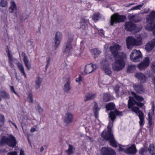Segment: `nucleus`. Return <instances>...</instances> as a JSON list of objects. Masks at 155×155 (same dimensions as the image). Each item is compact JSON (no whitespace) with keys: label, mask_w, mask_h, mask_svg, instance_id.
Returning a JSON list of instances; mask_svg holds the SVG:
<instances>
[{"label":"nucleus","mask_w":155,"mask_h":155,"mask_svg":"<svg viewBox=\"0 0 155 155\" xmlns=\"http://www.w3.org/2000/svg\"><path fill=\"white\" fill-rule=\"evenodd\" d=\"M69 147L68 149L65 151L68 153V155H71L74 152L73 151V146L69 144Z\"/></svg>","instance_id":"nucleus-33"},{"label":"nucleus","mask_w":155,"mask_h":155,"mask_svg":"<svg viewBox=\"0 0 155 155\" xmlns=\"http://www.w3.org/2000/svg\"><path fill=\"white\" fill-rule=\"evenodd\" d=\"M93 110L94 112V116L96 118H97V103L96 102H95Z\"/></svg>","instance_id":"nucleus-41"},{"label":"nucleus","mask_w":155,"mask_h":155,"mask_svg":"<svg viewBox=\"0 0 155 155\" xmlns=\"http://www.w3.org/2000/svg\"><path fill=\"white\" fill-rule=\"evenodd\" d=\"M8 137H6L5 136H3L1 139L0 141V144L1 145H3L5 143L7 144Z\"/></svg>","instance_id":"nucleus-31"},{"label":"nucleus","mask_w":155,"mask_h":155,"mask_svg":"<svg viewBox=\"0 0 155 155\" xmlns=\"http://www.w3.org/2000/svg\"><path fill=\"white\" fill-rule=\"evenodd\" d=\"M114 107L115 104L114 103L112 102L109 103L106 106V109L107 110L114 109Z\"/></svg>","instance_id":"nucleus-30"},{"label":"nucleus","mask_w":155,"mask_h":155,"mask_svg":"<svg viewBox=\"0 0 155 155\" xmlns=\"http://www.w3.org/2000/svg\"><path fill=\"white\" fill-rule=\"evenodd\" d=\"M7 49H6V51L8 55V53H9V54H10V51L9 49V48L8 47V46H7Z\"/></svg>","instance_id":"nucleus-56"},{"label":"nucleus","mask_w":155,"mask_h":155,"mask_svg":"<svg viewBox=\"0 0 155 155\" xmlns=\"http://www.w3.org/2000/svg\"><path fill=\"white\" fill-rule=\"evenodd\" d=\"M136 69V66L134 65H131L129 66L127 69V72L128 73L133 72Z\"/></svg>","instance_id":"nucleus-32"},{"label":"nucleus","mask_w":155,"mask_h":155,"mask_svg":"<svg viewBox=\"0 0 155 155\" xmlns=\"http://www.w3.org/2000/svg\"><path fill=\"white\" fill-rule=\"evenodd\" d=\"M73 118V114L70 113H67L66 114L64 122L68 124L71 123L72 122Z\"/></svg>","instance_id":"nucleus-22"},{"label":"nucleus","mask_w":155,"mask_h":155,"mask_svg":"<svg viewBox=\"0 0 155 155\" xmlns=\"http://www.w3.org/2000/svg\"><path fill=\"white\" fill-rule=\"evenodd\" d=\"M151 68L153 71V72L155 73V61L152 62Z\"/></svg>","instance_id":"nucleus-47"},{"label":"nucleus","mask_w":155,"mask_h":155,"mask_svg":"<svg viewBox=\"0 0 155 155\" xmlns=\"http://www.w3.org/2000/svg\"><path fill=\"white\" fill-rule=\"evenodd\" d=\"M135 24L131 22H126L125 24V28L127 31H132L135 29Z\"/></svg>","instance_id":"nucleus-20"},{"label":"nucleus","mask_w":155,"mask_h":155,"mask_svg":"<svg viewBox=\"0 0 155 155\" xmlns=\"http://www.w3.org/2000/svg\"><path fill=\"white\" fill-rule=\"evenodd\" d=\"M145 151V149L143 148H141L139 151V153L140 154H142Z\"/></svg>","instance_id":"nucleus-55"},{"label":"nucleus","mask_w":155,"mask_h":155,"mask_svg":"<svg viewBox=\"0 0 155 155\" xmlns=\"http://www.w3.org/2000/svg\"><path fill=\"white\" fill-rule=\"evenodd\" d=\"M148 122L150 125L151 126L152 124V118H150V119H149Z\"/></svg>","instance_id":"nucleus-58"},{"label":"nucleus","mask_w":155,"mask_h":155,"mask_svg":"<svg viewBox=\"0 0 155 155\" xmlns=\"http://www.w3.org/2000/svg\"><path fill=\"white\" fill-rule=\"evenodd\" d=\"M17 153L16 151L10 152L8 153L7 155H17Z\"/></svg>","instance_id":"nucleus-49"},{"label":"nucleus","mask_w":155,"mask_h":155,"mask_svg":"<svg viewBox=\"0 0 155 155\" xmlns=\"http://www.w3.org/2000/svg\"><path fill=\"white\" fill-rule=\"evenodd\" d=\"M116 114L121 116L122 113L121 112L118 111L117 110H115L114 111H111L109 114V117L112 122L109 123L107 127V132H105L103 131L101 134V137L105 140H109L111 145L115 147H117V142L114 138L113 134L111 133V128L113 125V122L116 118Z\"/></svg>","instance_id":"nucleus-2"},{"label":"nucleus","mask_w":155,"mask_h":155,"mask_svg":"<svg viewBox=\"0 0 155 155\" xmlns=\"http://www.w3.org/2000/svg\"><path fill=\"white\" fill-rule=\"evenodd\" d=\"M17 143L15 138L13 135H10L8 137L7 145L10 147H14L15 146Z\"/></svg>","instance_id":"nucleus-13"},{"label":"nucleus","mask_w":155,"mask_h":155,"mask_svg":"<svg viewBox=\"0 0 155 155\" xmlns=\"http://www.w3.org/2000/svg\"><path fill=\"white\" fill-rule=\"evenodd\" d=\"M132 94L134 95V98L137 101H141L143 100V98L141 96L137 95L134 92H132Z\"/></svg>","instance_id":"nucleus-36"},{"label":"nucleus","mask_w":155,"mask_h":155,"mask_svg":"<svg viewBox=\"0 0 155 155\" xmlns=\"http://www.w3.org/2000/svg\"><path fill=\"white\" fill-rule=\"evenodd\" d=\"M21 55L23 58V61L25 66L28 70L30 71L31 68V64L29 62L27 56L24 52H22Z\"/></svg>","instance_id":"nucleus-11"},{"label":"nucleus","mask_w":155,"mask_h":155,"mask_svg":"<svg viewBox=\"0 0 155 155\" xmlns=\"http://www.w3.org/2000/svg\"><path fill=\"white\" fill-rule=\"evenodd\" d=\"M130 58L131 60L134 62H138L142 59V54L139 50H134L131 52Z\"/></svg>","instance_id":"nucleus-5"},{"label":"nucleus","mask_w":155,"mask_h":155,"mask_svg":"<svg viewBox=\"0 0 155 155\" xmlns=\"http://www.w3.org/2000/svg\"><path fill=\"white\" fill-rule=\"evenodd\" d=\"M10 3V6L8 8L9 12L11 13H13L14 12H16L17 8V5L15 1L13 0H11Z\"/></svg>","instance_id":"nucleus-16"},{"label":"nucleus","mask_w":155,"mask_h":155,"mask_svg":"<svg viewBox=\"0 0 155 155\" xmlns=\"http://www.w3.org/2000/svg\"><path fill=\"white\" fill-rule=\"evenodd\" d=\"M147 23H151L155 20V11H151L149 15H147L146 17Z\"/></svg>","instance_id":"nucleus-18"},{"label":"nucleus","mask_w":155,"mask_h":155,"mask_svg":"<svg viewBox=\"0 0 155 155\" xmlns=\"http://www.w3.org/2000/svg\"><path fill=\"white\" fill-rule=\"evenodd\" d=\"M47 64L45 66V70H47L49 66L50 65L51 61V58L50 57H48L46 58Z\"/></svg>","instance_id":"nucleus-42"},{"label":"nucleus","mask_w":155,"mask_h":155,"mask_svg":"<svg viewBox=\"0 0 155 155\" xmlns=\"http://www.w3.org/2000/svg\"><path fill=\"white\" fill-rule=\"evenodd\" d=\"M98 33L99 34V35L101 36L102 37H104V33L103 31V30H99L98 31Z\"/></svg>","instance_id":"nucleus-50"},{"label":"nucleus","mask_w":155,"mask_h":155,"mask_svg":"<svg viewBox=\"0 0 155 155\" xmlns=\"http://www.w3.org/2000/svg\"><path fill=\"white\" fill-rule=\"evenodd\" d=\"M155 46V38L146 44L145 49L148 52H149L153 49Z\"/></svg>","instance_id":"nucleus-14"},{"label":"nucleus","mask_w":155,"mask_h":155,"mask_svg":"<svg viewBox=\"0 0 155 155\" xmlns=\"http://www.w3.org/2000/svg\"><path fill=\"white\" fill-rule=\"evenodd\" d=\"M136 152L137 150L134 144L132 145L125 150V152L126 153L130 154H134Z\"/></svg>","instance_id":"nucleus-19"},{"label":"nucleus","mask_w":155,"mask_h":155,"mask_svg":"<svg viewBox=\"0 0 155 155\" xmlns=\"http://www.w3.org/2000/svg\"><path fill=\"white\" fill-rule=\"evenodd\" d=\"M36 131V129L35 128H32L30 130V131L31 133H33Z\"/></svg>","instance_id":"nucleus-60"},{"label":"nucleus","mask_w":155,"mask_h":155,"mask_svg":"<svg viewBox=\"0 0 155 155\" xmlns=\"http://www.w3.org/2000/svg\"><path fill=\"white\" fill-rule=\"evenodd\" d=\"M121 49V46L117 43L110 47V50L115 58V62L112 65V68L117 71L122 70L125 66L124 59L126 58V54L124 52H118Z\"/></svg>","instance_id":"nucleus-1"},{"label":"nucleus","mask_w":155,"mask_h":155,"mask_svg":"<svg viewBox=\"0 0 155 155\" xmlns=\"http://www.w3.org/2000/svg\"><path fill=\"white\" fill-rule=\"evenodd\" d=\"M119 88V87L118 85L116 86L114 88V90L116 94H117V93L118 92Z\"/></svg>","instance_id":"nucleus-53"},{"label":"nucleus","mask_w":155,"mask_h":155,"mask_svg":"<svg viewBox=\"0 0 155 155\" xmlns=\"http://www.w3.org/2000/svg\"><path fill=\"white\" fill-rule=\"evenodd\" d=\"M42 79L40 77H37L36 78L35 88L36 89L39 88L42 82Z\"/></svg>","instance_id":"nucleus-27"},{"label":"nucleus","mask_w":155,"mask_h":155,"mask_svg":"<svg viewBox=\"0 0 155 155\" xmlns=\"http://www.w3.org/2000/svg\"><path fill=\"white\" fill-rule=\"evenodd\" d=\"M9 63L10 64L11 67L12 68H13V67H14V65L13 64V62Z\"/></svg>","instance_id":"nucleus-63"},{"label":"nucleus","mask_w":155,"mask_h":155,"mask_svg":"<svg viewBox=\"0 0 155 155\" xmlns=\"http://www.w3.org/2000/svg\"><path fill=\"white\" fill-rule=\"evenodd\" d=\"M62 38V35L61 33L59 32H57L56 34L55 37V48L56 49L59 45L61 38Z\"/></svg>","instance_id":"nucleus-10"},{"label":"nucleus","mask_w":155,"mask_h":155,"mask_svg":"<svg viewBox=\"0 0 155 155\" xmlns=\"http://www.w3.org/2000/svg\"><path fill=\"white\" fill-rule=\"evenodd\" d=\"M10 90L11 91L12 93H14L15 95L17 96H18V93L15 91L14 88L13 86H10Z\"/></svg>","instance_id":"nucleus-45"},{"label":"nucleus","mask_w":155,"mask_h":155,"mask_svg":"<svg viewBox=\"0 0 155 155\" xmlns=\"http://www.w3.org/2000/svg\"><path fill=\"white\" fill-rule=\"evenodd\" d=\"M24 152L23 150L21 149L20 151L19 155H24Z\"/></svg>","instance_id":"nucleus-59"},{"label":"nucleus","mask_w":155,"mask_h":155,"mask_svg":"<svg viewBox=\"0 0 155 155\" xmlns=\"http://www.w3.org/2000/svg\"><path fill=\"white\" fill-rule=\"evenodd\" d=\"M71 89L69 81H68L64 85V90L65 92H68Z\"/></svg>","instance_id":"nucleus-28"},{"label":"nucleus","mask_w":155,"mask_h":155,"mask_svg":"<svg viewBox=\"0 0 155 155\" xmlns=\"http://www.w3.org/2000/svg\"><path fill=\"white\" fill-rule=\"evenodd\" d=\"M8 4L7 0H1L0 2V6L2 7H5Z\"/></svg>","instance_id":"nucleus-38"},{"label":"nucleus","mask_w":155,"mask_h":155,"mask_svg":"<svg viewBox=\"0 0 155 155\" xmlns=\"http://www.w3.org/2000/svg\"><path fill=\"white\" fill-rule=\"evenodd\" d=\"M148 150L151 154L154 153V150H155V145H154L153 144H150Z\"/></svg>","instance_id":"nucleus-34"},{"label":"nucleus","mask_w":155,"mask_h":155,"mask_svg":"<svg viewBox=\"0 0 155 155\" xmlns=\"http://www.w3.org/2000/svg\"><path fill=\"white\" fill-rule=\"evenodd\" d=\"M90 51L92 54L94 55V58L97 57V48H95L90 50Z\"/></svg>","instance_id":"nucleus-39"},{"label":"nucleus","mask_w":155,"mask_h":155,"mask_svg":"<svg viewBox=\"0 0 155 155\" xmlns=\"http://www.w3.org/2000/svg\"><path fill=\"white\" fill-rule=\"evenodd\" d=\"M86 138L87 140H89L91 142H93L94 140L93 138L89 136H87Z\"/></svg>","instance_id":"nucleus-54"},{"label":"nucleus","mask_w":155,"mask_h":155,"mask_svg":"<svg viewBox=\"0 0 155 155\" xmlns=\"http://www.w3.org/2000/svg\"><path fill=\"white\" fill-rule=\"evenodd\" d=\"M101 153L102 155H116L115 151L110 147L102 148L101 149Z\"/></svg>","instance_id":"nucleus-9"},{"label":"nucleus","mask_w":155,"mask_h":155,"mask_svg":"<svg viewBox=\"0 0 155 155\" xmlns=\"http://www.w3.org/2000/svg\"><path fill=\"white\" fill-rule=\"evenodd\" d=\"M8 57L9 63L13 62L12 57V56L11 55V54H9V53H8Z\"/></svg>","instance_id":"nucleus-48"},{"label":"nucleus","mask_w":155,"mask_h":155,"mask_svg":"<svg viewBox=\"0 0 155 155\" xmlns=\"http://www.w3.org/2000/svg\"><path fill=\"white\" fill-rule=\"evenodd\" d=\"M119 150L120 151H125V150L124 149V148H122L120 147V149H119Z\"/></svg>","instance_id":"nucleus-64"},{"label":"nucleus","mask_w":155,"mask_h":155,"mask_svg":"<svg viewBox=\"0 0 155 155\" xmlns=\"http://www.w3.org/2000/svg\"><path fill=\"white\" fill-rule=\"evenodd\" d=\"M82 77L81 75H79V77L76 78L75 80L76 82L78 83H80L82 81Z\"/></svg>","instance_id":"nucleus-46"},{"label":"nucleus","mask_w":155,"mask_h":155,"mask_svg":"<svg viewBox=\"0 0 155 155\" xmlns=\"http://www.w3.org/2000/svg\"><path fill=\"white\" fill-rule=\"evenodd\" d=\"M125 18L126 17L124 16L120 15L117 14H115L111 17L110 25H113L114 23L124 22Z\"/></svg>","instance_id":"nucleus-6"},{"label":"nucleus","mask_w":155,"mask_h":155,"mask_svg":"<svg viewBox=\"0 0 155 155\" xmlns=\"http://www.w3.org/2000/svg\"><path fill=\"white\" fill-rule=\"evenodd\" d=\"M96 96L95 94H92L91 92L87 93V94L85 95V99H84V101H87L93 99Z\"/></svg>","instance_id":"nucleus-25"},{"label":"nucleus","mask_w":155,"mask_h":155,"mask_svg":"<svg viewBox=\"0 0 155 155\" xmlns=\"http://www.w3.org/2000/svg\"><path fill=\"white\" fill-rule=\"evenodd\" d=\"M148 24L145 26V28L147 30L152 31L155 28V21L151 23H147Z\"/></svg>","instance_id":"nucleus-24"},{"label":"nucleus","mask_w":155,"mask_h":155,"mask_svg":"<svg viewBox=\"0 0 155 155\" xmlns=\"http://www.w3.org/2000/svg\"><path fill=\"white\" fill-rule=\"evenodd\" d=\"M143 5V3L142 4L138 5L135 6L136 9V10L140 9L142 7V6Z\"/></svg>","instance_id":"nucleus-51"},{"label":"nucleus","mask_w":155,"mask_h":155,"mask_svg":"<svg viewBox=\"0 0 155 155\" xmlns=\"http://www.w3.org/2000/svg\"><path fill=\"white\" fill-rule=\"evenodd\" d=\"M128 18L129 20L134 22H139L142 19L141 17L139 16L137 14L134 15L130 14L128 16Z\"/></svg>","instance_id":"nucleus-15"},{"label":"nucleus","mask_w":155,"mask_h":155,"mask_svg":"<svg viewBox=\"0 0 155 155\" xmlns=\"http://www.w3.org/2000/svg\"><path fill=\"white\" fill-rule=\"evenodd\" d=\"M5 118L4 115L0 114V127H2L5 124Z\"/></svg>","instance_id":"nucleus-37"},{"label":"nucleus","mask_w":155,"mask_h":155,"mask_svg":"<svg viewBox=\"0 0 155 155\" xmlns=\"http://www.w3.org/2000/svg\"><path fill=\"white\" fill-rule=\"evenodd\" d=\"M104 68L105 72L107 74L110 75L111 74V71L109 68Z\"/></svg>","instance_id":"nucleus-44"},{"label":"nucleus","mask_w":155,"mask_h":155,"mask_svg":"<svg viewBox=\"0 0 155 155\" xmlns=\"http://www.w3.org/2000/svg\"><path fill=\"white\" fill-rule=\"evenodd\" d=\"M89 23V21L88 20H85V19L84 18H82L81 19V21L80 22V23L81 24V26H86V25H87L88 23Z\"/></svg>","instance_id":"nucleus-35"},{"label":"nucleus","mask_w":155,"mask_h":155,"mask_svg":"<svg viewBox=\"0 0 155 155\" xmlns=\"http://www.w3.org/2000/svg\"><path fill=\"white\" fill-rule=\"evenodd\" d=\"M73 36L72 35L71 36H69L68 40L67 41V42L65 44V48L63 51L64 54L66 53H69L70 52L72 48L71 42L73 40Z\"/></svg>","instance_id":"nucleus-7"},{"label":"nucleus","mask_w":155,"mask_h":155,"mask_svg":"<svg viewBox=\"0 0 155 155\" xmlns=\"http://www.w3.org/2000/svg\"><path fill=\"white\" fill-rule=\"evenodd\" d=\"M17 66L19 70L21 73L23 75L25 78H27V76L23 65L21 63L18 62L17 64Z\"/></svg>","instance_id":"nucleus-23"},{"label":"nucleus","mask_w":155,"mask_h":155,"mask_svg":"<svg viewBox=\"0 0 155 155\" xmlns=\"http://www.w3.org/2000/svg\"><path fill=\"white\" fill-rule=\"evenodd\" d=\"M111 99L110 94L108 93L103 94V101L104 102H107L110 100Z\"/></svg>","instance_id":"nucleus-29"},{"label":"nucleus","mask_w":155,"mask_h":155,"mask_svg":"<svg viewBox=\"0 0 155 155\" xmlns=\"http://www.w3.org/2000/svg\"><path fill=\"white\" fill-rule=\"evenodd\" d=\"M8 122L11 123V124H12V125H13L16 128H18L16 124L15 123H13L12 121H11L10 120H9L8 121Z\"/></svg>","instance_id":"nucleus-57"},{"label":"nucleus","mask_w":155,"mask_h":155,"mask_svg":"<svg viewBox=\"0 0 155 155\" xmlns=\"http://www.w3.org/2000/svg\"><path fill=\"white\" fill-rule=\"evenodd\" d=\"M92 18L96 22L97 21V13H95L94 15L92 16Z\"/></svg>","instance_id":"nucleus-52"},{"label":"nucleus","mask_w":155,"mask_h":155,"mask_svg":"<svg viewBox=\"0 0 155 155\" xmlns=\"http://www.w3.org/2000/svg\"><path fill=\"white\" fill-rule=\"evenodd\" d=\"M23 15H21V20H25L27 18V17H25V18H24L23 16Z\"/></svg>","instance_id":"nucleus-62"},{"label":"nucleus","mask_w":155,"mask_h":155,"mask_svg":"<svg viewBox=\"0 0 155 155\" xmlns=\"http://www.w3.org/2000/svg\"><path fill=\"white\" fill-rule=\"evenodd\" d=\"M27 101L29 103H32L33 102V95L31 94H30L27 97Z\"/></svg>","instance_id":"nucleus-40"},{"label":"nucleus","mask_w":155,"mask_h":155,"mask_svg":"<svg viewBox=\"0 0 155 155\" xmlns=\"http://www.w3.org/2000/svg\"><path fill=\"white\" fill-rule=\"evenodd\" d=\"M35 108L39 113H42L43 111V109L41 107L39 104H38L37 106L35 107Z\"/></svg>","instance_id":"nucleus-43"},{"label":"nucleus","mask_w":155,"mask_h":155,"mask_svg":"<svg viewBox=\"0 0 155 155\" xmlns=\"http://www.w3.org/2000/svg\"><path fill=\"white\" fill-rule=\"evenodd\" d=\"M96 68V64L93 65L92 63H90L85 66L84 72L86 74H90L93 72Z\"/></svg>","instance_id":"nucleus-12"},{"label":"nucleus","mask_w":155,"mask_h":155,"mask_svg":"<svg viewBox=\"0 0 155 155\" xmlns=\"http://www.w3.org/2000/svg\"><path fill=\"white\" fill-rule=\"evenodd\" d=\"M135 76L143 83H144L146 81V77L142 73L138 72L136 73L135 75Z\"/></svg>","instance_id":"nucleus-21"},{"label":"nucleus","mask_w":155,"mask_h":155,"mask_svg":"<svg viewBox=\"0 0 155 155\" xmlns=\"http://www.w3.org/2000/svg\"><path fill=\"white\" fill-rule=\"evenodd\" d=\"M0 97L3 99L9 100L10 96L8 93L5 90H2L0 91Z\"/></svg>","instance_id":"nucleus-26"},{"label":"nucleus","mask_w":155,"mask_h":155,"mask_svg":"<svg viewBox=\"0 0 155 155\" xmlns=\"http://www.w3.org/2000/svg\"><path fill=\"white\" fill-rule=\"evenodd\" d=\"M135 104L140 107H142L144 105L143 104L137 102L134 99H131L130 98L128 102V108L129 109L131 108L132 110L136 113L138 114V115L140 120L139 121L140 125L141 126H142L144 124L143 114L141 110H139V108L138 107H132V106Z\"/></svg>","instance_id":"nucleus-3"},{"label":"nucleus","mask_w":155,"mask_h":155,"mask_svg":"<svg viewBox=\"0 0 155 155\" xmlns=\"http://www.w3.org/2000/svg\"><path fill=\"white\" fill-rule=\"evenodd\" d=\"M150 64V59L148 57H146L143 60L139 63L137 66L138 68L140 70L145 69L149 66Z\"/></svg>","instance_id":"nucleus-8"},{"label":"nucleus","mask_w":155,"mask_h":155,"mask_svg":"<svg viewBox=\"0 0 155 155\" xmlns=\"http://www.w3.org/2000/svg\"><path fill=\"white\" fill-rule=\"evenodd\" d=\"M127 47L128 49H131L132 46H140L142 45V38L140 35L137 36V38L132 37H128L126 38Z\"/></svg>","instance_id":"nucleus-4"},{"label":"nucleus","mask_w":155,"mask_h":155,"mask_svg":"<svg viewBox=\"0 0 155 155\" xmlns=\"http://www.w3.org/2000/svg\"><path fill=\"white\" fill-rule=\"evenodd\" d=\"M149 12V9H148L146 11H145L144 12H142V14H145V13H148Z\"/></svg>","instance_id":"nucleus-61"},{"label":"nucleus","mask_w":155,"mask_h":155,"mask_svg":"<svg viewBox=\"0 0 155 155\" xmlns=\"http://www.w3.org/2000/svg\"><path fill=\"white\" fill-rule=\"evenodd\" d=\"M133 87L137 93L142 94L144 92L145 90L143 87L142 84H141L134 85Z\"/></svg>","instance_id":"nucleus-17"}]
</instances>
